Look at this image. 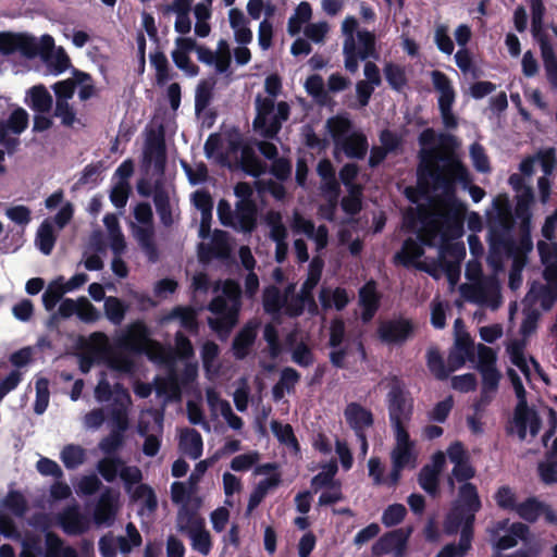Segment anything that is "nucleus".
<instances>
[{"mask_svg":"<svg viewBox=\"0 0 557 557\" xmlns=\"http://www.w3.org/2000/svg\"><path fill=\"white\" fill-rule=\"evenodd\" d=\"M419 159L418 186L442 191L438 201L443 210L435 213L443 226V238L461 237L467 206L457 196V184L466 188L469 183L468 168L455 153L438 148L420 150Z\"/></svg>","mask_w":557,"mask_h":557,"instance_id":"1","label":"nucleus"},{"mask_svg":"<svg viewBox=\"0 0 557 557\" xmlns=\"http://www.w3.org/2000/svg\"><path fill=\"white\" fill-rule=\"evenodd\" d=\"M482 502L476 486L473 483H463L459 486L456 500L448 511L444 529L449 535L459 530L474 534L475 515L481 510Z\"/></svg>","mask_w":557,"mask_h":557,"instance_id":"2","label":"nucleus"},{"mask_svg":"<svg viewBox=\"0 0 557 557\" xmlns=\"http://www.w3.org/2000/svg\"><path fill=\"white\" fill-rule=\"evenodd\" d=\"M290 107L286 101H275L271 97L256 98V116L252 127L256 133L265 139L277 138L283 122L289 119Z\"/></svg>","mask_w":557,"mask_h":557,"instance_id":"3","label":"nucleus"},{"mask_svg":"<svg viewBox=\"0 0 557 557\" xmlns=\"http://www.w3.org/2000/svg\"><path fill=\"white\" fill-rule=\"evenodd\" d=\"M531 33L539 44L546 78L552 87L557 88V57L548 34L544 30L545 7L542 0H530Z\"/></svg>","mask_w":557,"mask_h":557,"instance_id":"4","label":"nucleus"},{"mask_svg":"<svg viewBox=\"0 0 557 557\" xmlns=\"http://www.w3.org/2000/svg\"><path fill=\"white\" fill-rule=\"evenodd\" d=\"M404 227L417 233L418 239L426 247H434L438 235L443 236V226L436 213H429L424 208H408L404 214Z\"/></svg>","mask_w":557,"mask_h":557,"instance_id":"5","label":"nucleus"},{"mask_svg":"<svg viewBox=\"0 0 557 557\" xmlns=\"http://www.w3.org/2000/svg\"><path fill=\"white\" fill-rule=\"evenodd\" d=\"M387 409L394 433L408 432L407 423L413 413L412 400H407L404 382L396 375L391 379L387 393Z\"/></svg>","mask_w":557,"mask_h":557,"instance_id":"6","label":"nucleus"},{"mask_svg":"<svg viewBox=\"0 0 557 557\" xmlns=\"http://www.w3.org/2000/svg\"><path fill=\"white\" fill-rule=\"evenodd\" d=\"M134 218L143 226L135 230V238L150 263H156L159 258V249L154 242V228L152 225L153 213L148 202H139L134 209Z\"/></svg>","mask_w":557,"mask_h":557,"instance_id":"7","label":"nucleus"},{"mask_svg":"<svg viewBox=\"0 0 557 557\" xmlns=\"http://www.w3.org/2000/svg\"><path fill=\"white\" fill-rule=\"evenodd\" d=\"M466 276L470 281H478L473 285L463 284L460 292L463 297L472 302H484L492 295L499 296V284L495 276L483 277L479 262H468Z\"/></svg>","mask_w":557,"mask_h":557,"instance_id":"8","label":"nucleus"},{"mask_svg":"<svg viewBox=\"0 0 557 557\" xmlns=\"http://www.w3.org/2000/svg\"><path fill=\"white\" fill-rule=\"evenodd\" d=\"M431 77L434 89L440 92L437 103L443 123L447 128H456L458 123L453 113L456 92L451 82L445 73L438 70L432 71Z\"/></svg>","mask_w":557,"mask_h":557,"instance_id":"9","label":"nucleus"},{"mask_svg":"<svg viewBox=\"0 0 557 557\" xmlns=\"http://www.w3.org/2000/svg\"><path fill=\"white\" fill-rule=\"evenodd\" d=\"M416 332V324L409 318L398 317L381 321L376 329L379 339L386 345L401 346Z\"/></svg>","mask_w":557,"mask_h":557,"instance_id":"10","label":"nucleus"},{"mask_svg":"<svg viewBox=\"0 0 557 557\" xmlns=\"http://www.w3.org/2000/svg\"><path fill=\"white\" fill-rule=\"evenodd\" d=\"M20 52L22 55L33 59L39 54V45L36 37L25 33H0V53L10 55Z\"/></svg>","mask_w":557,"mask_h":557,"instance_id":"11","label":"nucleus"},{"mask_svg":"<svg viewBox=\"0 0 557 557\" xmlns=\"http://www.w3.org/2000/svg\"><path fill=\"white\" fill-rule=\"evenodd\" d=\"M413 532L411 525L398 528L383 534L372 546V554L382 556L394 553L395 557H403L407 549L408 541Z\"/></svg>","mask_w":557,"mask_h":557,"instance_id":"12","label":"nucleus"},{"mask_svg":"<svg viewBox=\"0 0 557 557\" xmlns=\"http://www.w3.org/2000/svg\"><path fill=\"white\" fill-rule=\"evenodd\" d=\"M231 251L232 249L228 243V233L216 228L212 233L210 243H200L198 245V259L201 263L208 264L213 259H228Z\"/></svg>","mask_w":557,"mask_h":557,"instance_id":"13","label":"nucleus"},{"mask_svg":"<svg viewBox=\"0 0 557 557\" xmlns=\"http://www.w3.org/2000/svg\"><path fill=\"white\" fill-rule=\"evenodd\" d=\"M149 329L144 321L131 323L116 338V346L125 351L140 354L149 339Z\"/></svg>","mask_w":557,"mask_h":557,"instance_id":"14","label":"nucleus"},{"mask_svg":"<svg viewBox=\"0 0 557 557\" xmlns=\"http://www.w3.org/2000/svg\"><path fill=\"white\" fill-rule=\"evenodd\" d=\"M451 239H444L441 236L442 245L440 247V263L450 281L454 280V275H458L459 262L466 256L465 245L462 243H450Z\"/></svg>","mask_w":557,"mask_h":557,"instance_id":"15","label":"nucleus"},{"mask_svg":"<svg viewBox=\"0 0 557 557\" xmlns=\"http://www.w3.org/2000/svg\"><path fill=\"white\" fill-rule=\"evenodd\" d=\"M144 163L152 164L158 175H163L166 166V146L162 133L150 135L144 148Z\"/></svg>","mask_w":557,"mask_h":557,"instance_id":"16","label":"nucleus"},{"mask_svg":"<svg viewBox=\"0 0 557 557\" xmlns=\"http://www.w3.org/2000/svg\"><path fill=\"white\" fill-rule=\"evenodd\" d=\"M424 244L417 238L408 237L404 240L401 249L396 252L395 261L405 268L414 267L433 275V271L418 260L424 255Z\"/></svg>","mask_w":557,"mask_h":557,"instance_id":"17","label":"nucleus"},{"mask_svg":"<svg viewBox=\"0 0 557 557\" xmlns=\"http://www.w3.org/2000/svg\"><path fill=\"white\" fill-rule=\"evenodd\" d=\"M359 306L361 307V320L370 322L381 306L382 295L377 292V284L374 280L366 282L358 293Z\"/></svg>","mask_w":557,"mask_h":557,"instance_id":"18","label":"nucleus"},{"mask_svg":"<svg viewBox=\"0 0 557 557\" xmlns=\"http://www.w3.org/2000/svg\"><path fill=\"white\" fill-rule=\"evenodd\" d=\"M511 222H504L502 226H491L487 234L491 258L494 255H509L515 248V239L510 235Z\"/></svg>","mask_w":557,"mask_h":557,"instance_id":"19","label":"nucleus"},{"mask_svg":"<svg viewBox=\"0 0 557 557\" xmlns=\"http://www.w3.org/2000/svg\"><path fill=\"white\" fill-rule=\"evenodd\" d=\"M396 444L391 451V461L405 468H414L417 455L414 454V443L410 440L408 432L394 433Z\"/></svg>","mask_w":557,"mask_h":557,"instance_id":"20","label":"nucleus"},{"mask_svg":"<svg viewBox=\"0 0 557 557\" xmlns=\"http://www.w3.org/2000/svg\"><path fill=\"white\" fill-rule=\"evenodd\" d=\"M258 208L255 201H237L233 230L251 234L257 228Z\"/></svg>","mask_w":557,"mask_h":557,"instance_id":"21","label":"nucleus"},{"mask_svg":"<svg viewBox=\"0 0 557 557\" xmlns=\"http://www.w3.org/2000/svg\"><path fill=\"white\" fill-rule=\"evenodd\" d=\"M258 323L248 321L235 335L232 343L233 356L237 360H244L251 350L257 338Z\"/></svg>","mask_w":557,"mask_h":557,"instance_id":"22","label":"nucleus"},{"mask_svg":"<svg viewBox=\"0 0 557 557\" xmlns=\"http://www.w3.org/2000/svg\"><path fill=\"white\" fill-rule=\"evenodd\" d=\"M117 497L111 487H104L94 509V520L97 524H110L113 521Z\"/></svg>","mask_w":557,"mask_h":557,"instance_id":"23","label":"nucleus"},{"mask_svg":"<svg viewBox=\"0 0 557 557\" xmlns=\"http://www.w3.org/2000/svg\"><path fill=\"white\" fill-rule=\"evenodd\" d=\"M59 523L69 535L83 534L89 528L88 519L81 513L76 505L69 506L59 513Z\"/></svg>","mask_w":557,"mask_h":557,"instance_id":"24","label":"nucleus"},{"mask_svg":"<svg viewBox=\"0 0 557 557\" xmlns=\"http://www.w3.org/2000/svg\"><path fill=\"white\" fill-rule=\"evenodd\" d=\"M323 265L324 263L319 257L313 258L309 265L308 276L300 288V293L305 297H309V312L312 314L318 312V305L312 292L321 280Z\"/></svg>","mask_w":557,"mask_h":557,"instance_id":"25","label":"nucleus"},{"mask_svg":"<svg viewBox=\"0 0 557 557\" xmlns=\"http://www.w3.org/2000/svg\"><path fill=\"white\" fill-rule=\"evenodd\" d=\"M344 416L351 430L369 429L374 424L373 413L359 403H349Z\"/></svg>","mask_w":557,"mask_h":557,"instance_id":"26","label":"nucleus"},{"mask_svg":"<svg viewBox=\"0 0 557 557\" xmlns=\"http://www.w3.org/2000/svg\"><path fill=\"white\" fill-rule=\"evenodd\" d=\"M29 123L27 111L21 107L15 108L7 120H0V141L4 139V134L9 132L21 135Z\"/></svg>","mask_w":557,"mask_h":557,"instance_id":"27","label":"nucleus"},{"mask_svg":"<svg viewBox=\"0 0 557 557\" xmlns=\"http://www.w3.org/2000/svg\"><path fill=\"white\" fill-rule=\"evenodd\" d=\"M534 193L532 188H525L516 196L515 216L520 221L519 228L532 226V210Z\"/></svg>","mask_w":557,"mask_h":557,"instance_id":"28","label":"nucleus"},{"mask_svg":"<svg viewBox=\"0 0 557 557\" xmlns=\"http://www.w3.org/2000/svg\"><path fill=\"white\" fill-rule=\"evenodd\" d=\"M336 148L342 149L348 158L361 160L367 154L369 144L366 135L352 133L345 136Z\"/></svg>","mask_w":557,"mask_h":557,"instance_id":"29","label":"nucleus"},{"mask_svg":"<svg viewBox=\"0 0 557 557\" xmlns=\"http://www.w3.org/2000/svg\"><path fill=\"white\" fill-rule=\"evenodd\" d=\"M285 305L286 297L282 295V292L277 286L269 285L263 289L262 307L265 313L276 318L282 313Z\"/></svg>","mask_w":557,"mask_h":557,"instance_id":"30","label":"nucleus"},{"mask_svg":"<svg viewBox=\"0 0 557 557\" xmlns=\"http://www.w3.org/2000/svg\"><path fill=\"white\" fill-rule=\"evenodd\" d=\"M281 483L280 473H274L263 480H261L253 488L249 496L247 505V513L252 512L264 499L271 488L278 486Z\"/></svg>","mask_w":557,"mask_h":557,"instance_id":"31","label":"nucleus"},{"mask_svg":"<svg viewBox=\"0 0 557 557\" xmlns=\"http://www.w3.org/2000/svg\"><path fill=\"white\" fill-rule=\"evenodd\" d=\"M153 202L161 223L164 226H171L173 224V216L170 197L160 182H157L153 188Z\"/></svg>","mask_w":557,"mask_h":557,"instance_id":"32","label":"nucleus"},{"mask_svg":"<svg viewBox=\"0 0 557 557\" xmlns=\"http://www.w3.org/2000/svg\"><path fill=\"white\" fill-rule=\"evenodd\" d=\"M180 449L196 460L202 455L203 442L201 434L195 429H186L180 438Z\"/></svg>","mask_w":557,"mask_h":557,"instance_id":"33","label":"nucleus"},{"mask_svg":"<svg viewBox=\"0 0 557 557\" xmlns=\"http://www.w3.org/2000/svg\"><path fill=\"white\" fill-rule=\"evenodd\" d=\"M75 81L67 78L64 81L57 82L52 89L55 94L57 100L69 101L75 92L77 84H83L86 81H90L91 76L88 73L74 70Z\"/></svg>","mask_w":557,"mask_h":557,"instance_id":"34","label":"nucleus"},{"mask_svg":"<svg viewBox=\"0 0 557 557\" xmlns=\"http://www.w3.org/2000/svg\"><path fill=\"white\" fill-rule=\"evenodd\" d=\"M28 107L37 113H48L52 108V97L44 85H36L28 89Z\"/></svg>","mask_w":557,"mask_h":557,"instance_id":"35","label":"nucleus"},{"mask_svg":"<svg viewBox=\"0 0 557 557\" xmlns=\"http://www.w3.org/2000/svg\"><path fill=\"white\" fill-rule=\"evenodd\" d=\"M426 367L432 375L438 381H445L449 376L448 366L445 363L441 351L436 346H432L426 351Z\"/></svg>","mask_w":557,"mask_h":557,"instance_id":"36","label":"nucleus"},{"mask_svg":"<svg viewBox=\"0 0 557 557\" xmlns=\"http://www.w3.org/2000/svg\"><path fill=\"white\" fill-rule=\"evenodd\" d=\"M238 310H233L216 318H209L208 324L221 339H226L238 322Z\"/></svg>","mask_w":557,"mask_h":557,"instance_id":"37","label":"nucleus"},{"mask_svg":"<svg viewBox=\"0 0 557 557\" xmlns=\"http://www.w3.org/2000/svg\"><path fill=\"white\" fill-rule=\"evenodd\" d=\"M168 319H177L187 332L196 334L199 329L197 312L193 307L176 306L168 315Z\"/></svg>","mask_w":557,"mask_h":557,"instance_id":"38","label":"nucleus"},{"mask_svg":"<svg viewBox=\"0 0 557 557\" xmlns=\"http://www.w3.org/2000/svg\"><path fill=\"white\" fill-rule=\"evenodd\" d=\"M57 242V236L54 234L53 226L49 220L42 221V223L39 225L35 244L37 248L46 256H49Z\"/></svg>","mask_w":557,"mask_h":557,"instance_id":"39","label":"nucleus"},{"mask_svg":"<svg viewBox=\"0 0 557 557\" xmlns=\"http://www.w3.org/2000/svg\"><path fill=\"white\" fill-rule=\"evenodd\" d=\"M337 471L338 467L335 461L324 465L323 471L319 472L311 479V488L317 493L321 488H330L336 484H341L339 481L335 480Z\"/></svg>","mask_w":557,"mask_h":557,"instance_id":"40","label":"nucleus"},{"mask_svg":"<svg viewBox=\"0 0 557 557\" xmlns=\"http://www.w3.org/2000/svg\"><path fill=\"white\" fill-rule=\"evenodd\" d=\"M103 169L102 161L87 164L82 171L79 178L72 186V189L77 190L86 185H90L91 187L97 186L102 180L101 173L103 172Z\"/></svg>","mask_w":557,"mask_h":557,"instance_id":"41","label":"nucleus"},{"mask_svg":"<svg viewBox=\"0 0 557 557\" xmlns=\"http://www.w3.org/2000/svg\"><path fill=\"white\" fill-rule=\"evenodd\" d=\"M473 535L467 531H460L458 544L445 545L435 557H465L471 548Z\"/></svg>","mask_w":557,"mask_h":557,"instance_id":"42","label":"nucleus"},{"mask_svg":"<svg viewBox=\"0 0 557 557\" xmlns=\"http://www.w3.org/2000/svg\"><path fill=\"white\" fill-rule=\"evenodd\" d=\"M1 505L16 518H23L28 510L27 500L18 491H10L1 500Z\"/></svg>","mask_w":557,"mask_h":557,"instance_id":"43","label":"nucleus"},{"mask_svg":"<svg viewBox=\"0 0 557 557\" xmlns=\"http://www.w3.org/2000/svg\"><path fill=\"white\" fill-rule=\"evenodd\" d=\"M177 525L181 532L187 533L189 536L193 532L205 528V520L197 516L195 511L185 509L178 512Z\"/></svg>","mask_w":557,"mask_h":557,"instance_id":"44","label":"nucleus"},{"mask_svg":"<svg viewBox=\"0 0 557 557\" xmlns=\"http://www.w3.org/2000/svg\"><path fill=\"white\" fill-rule=\"evenodd\" d=\"M440 475L429 469V465H424L418 474V483L425 493L436 497L440 493Z\"/></svg>","mask_w":557,"mask_h":557,"instance_id":"45","label":"nucleus"},{"mask_svg":"<svg viewBox=\"0 0 557 557\" xmlns=\"http://www.w3.org/2000/svg\"><path fill=\"white\" fill-rule=\"evenodd\" d=\"M517 515L528 521L535 522L543 512V503L535 497H529L524 502L518 504L516 510Z\"/></svg>","mask_w":557,"mask_h":557,"instance_id":"46","label":"nucleus"},{"mask_svg":"<svg viewBox=\"0 0 557 557\" xmlns=\"http://www.w3.org/2000/svg\"><path fill=\"white\" fill-rule=\"evenodd\" d=\"M383 72L385 79L394 90L400 91L407 85L408 81L404 66L388 62L385 64Z\"/></svg>","mask_w":557,"mask_h":557,"instance_id":"47","label":"nucleus"},{"mask_svg":"<svg viewBox=\"0 0 557 557\" xmlns=\"http://www.w3.org/2000/svg\"><path fill=\"white\" fill-rule=\"evenodd\" d=\"M240 164L243 171L253 177L259 176L263 171L262 162L249 146H244L242 149Z\"/></svg>","mask_w":557,"mask_h":557,"instance_id":"48","label":"nucleus"},{"mask_svg":"<svg viewBox=\"0 0 557 557\" xmlns=\"http://www.w3.org/2000/svg\"><path fill=\"white\" fill-rule=\"evenodd\" d=\"M150 63L156 70V82L159 86L165 85V83L173 77V75L170 74L168 58L162 51L151 53Z\"/></svg>","mask_w":557,"mask_h":557,"instance_id":"49","label":"nucleus"},{"mask_svg":"<svg viewBox=\"0 0 557 557\" xmlns=\"http://www.w3.org/2000/svg\"><path fill=\"white\" fill-rule=\"evenodd\" d=\"M265 221L270 227V238L274 243L286 242L288 233L283 224L282 214L278 211H270L267 214Z\"/></svg>","mask_w":557,"mask_h":557,"instance_id":"50","label":"nucleus"},{"mask_svg":"<svg viewBox=\"0 0 557 557\" xmlns=\"http://www.w3.org/2000/svg\"><path fill=\"white\" fill-rule=\"evenodd\" d=\"M326 125L336 146H339L342 139L348 136L351 128L350 120L339 115L329 119Z\"/></svg>","mask_w":557,"mask_h":557,"instance_id":"51","label":"nucleus"},{"mask_svg":"<svg viewBox=\"0 0 557 557\" xmlns=\"http://www.w3.org/2000/svg\"><path fill=\"white\" fill-rule=\"evenodd\" d=\"M61 460L66 469H76L85 461V450L78 445H66L61 451Z\"/></svg>","mask_w":557,"mask_h":557,"instance_id":"52","label":"nucleus"},{"mask_svg":"<svg viewBox=\"0 0 557 557\" xmlns=\"http://www.w3.org/2000/svg\"><path fill=\"white\" fill-rule=\"evenodd\" d=\"M104 313L113 324H121L126 313V306L117 297L110 296L104 300Z\"/></svg>","mask_w":557,"mask_h":557,"instance_id":"53","label":"nucleus"},{"mask_svg":"<svg viewBox=\"0 0 557 557\" xmlns=\"http://www.w3.org/2000/svg\"><path fill=\"white\" fill-rule=\"evenodd\" d=\"M124 466V461L117 457H106L101 459L98 465L97 469L100 473V475L107 481V482H113L119 473V468Z\"/></svg>","mask_w":557,"mask_h":557,"instance_id":"54","label":"nucleus"},{"mask_svg":"<svg viewBox=\"0 0 557 557\" xmlns=\"http://www.w3.org/2000/svg\"><path fill=\"white\" fill-rule=\"evenodd\" d=\"M134 500H143L144 507L148 512H154L158 508L157 495L148 484H139L132 494Z\"/></svg>","mask_w":557,"mask_h":557,"instance_id":"55","label":"nucleus"},{"mask_svg":"<svg viewBox=\"0 0 557 557\" xmlns=\"http://www.w3.org/2000/svg\"><path fill=\"white\" fill-rule=\"evenodd\" d=\"M510 360L512 364H515L519 370L527 376L530 375V369L527 363V359L524 356V342L516 339L511 342V344L507 348Z\"/></svg>","mask_w":557,"mask_h":557,"instance_id":"56","label":"nucleus"},{"mask_svg":"<svg viewBox=\"0 0 557 557\" xmlns=\"http://www.w3.org/2000/svg\"><path fill=\"white\" fill-rule=\"evenodd\" d=\"M49 381L46 377H40L36 381V399L34 404L36 414H42L46 411L49 405Z\"/></svg>","mask_w":557,"mask_h":557,"instance_id":"57","label":"nucleus"},{"mask_svg":"<svg viewBox=\"0 0 557 557\" xmlns=\"http://www.w3.org/2000/svg\"><path fill=\"white\" fill-rule=\"evenodd\" d=\"M359 44L361 48L358 50L361 60H367L369 58H379V54L375 50V36L373 33L369 30H360L357 34Z\"/></svg>","mask_w":557,"mask_h":557,"instance_id":"58","label":"nucleus"},{"mask_svg":"<svg viewBox=\"0 0 557 557\" xmlns=\"http://www.w3.org/2000/svg\"><path fill=\"white\" fill-rule=\"evenodd\" d=\"M213 84L207 81H201L196 88L195 95V110L197 113L206 110L213 97Z\"/></svg>","mask_w":557,"mask_h":557,"instance_id":"59","label":"nucleus"},{"mask_svg":"<svg viewBox=\"0 0 557 557\" xmlns=\"http://www.w3.org/2000/svg\"><path fill=\"white\" fill-rule=\"evenodd\" d=\"M406 515V507L403 504L396 503L384 509L381 520L386 528H391L399 524Z\"/></svg>","mask_w":557,"mask_h":557,"instance_id":"60","label":"nucleus"},{"mask_svg":"<svg viewBox=\"0 0 557 557\" xmlns=\"http://www.w3.org/2000/svg\"><path fill=\"white\" fill-rule=\"evenodd\" d=\"M494 499L497 506L504 510L515 511L518 506L515 492L507 485H503L496 491Z\"/></svg>","mask_w":557,"mask_h":557,"instance_id":"61","label":"nucleus"},{"mask_svg":"<svg viewBox=\"0 0 557 557\" xmlns=\"http://www.w3.org/2000/svg\"><path fill=\"white\" fill-rule=\"evenodd\" d=\"M271 430L280 443L286 445H298L297 438L290 424H283L277 420H272Z\"/></svg>","mask_w":557,"mask_h":557,"instance_id":"62","label":"nucleus"},{"mask_svg":"<svg viewBox=\"0 0 557 557\" xmlns=\"http://www.w3.org/2000/svg\"><path fill=\"white\" fill-rule=\"evenodd\" d=\"M123 444L124 435L119 432L111 431L108 436L100 441L99 448L107 457H113Z\"/></svg>","mask_w":557,"mask_h":557,"instance_id":"63","label":"nucleus"},{"mask_svg":"<svg viewBox=\"0 0 557 557\" xmlns=\"http://www.w3.org/2000/svg\"><path fill=\"white\" fill-rule=\"evenodd\" d=\"M5 215L15 224L23 228L28 225L32 221V211L24 205H17L9 207L5 210Z\"/></svg>","mask_w":557,"mask_h":557,"instance_id":"64","label":"nucleus"}]
</instances>
